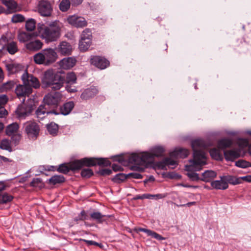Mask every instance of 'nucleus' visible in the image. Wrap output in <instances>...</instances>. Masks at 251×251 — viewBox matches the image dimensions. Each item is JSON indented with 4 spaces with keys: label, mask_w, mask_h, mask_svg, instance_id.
<instances>
[{
    "label": "nucleus",
    "mask_w": 251,
    "mask_h": 251,
    "mask_svg": "<svg viewBox=\"0 0 251 251\" xmlns=\"http://www.w3.org/2000/svg\"><path fill=\"white\" fill-rule=\"evenodd\" d=\"M133 153L128 155L127 156H123L122 155H116L113 156V161H117L119 163H120L122 164L125 165V162H126L128 163L131 164H134L135 165H137L135 163H131L129 161V158L131 155H132Z\"/></svg>",
    "instance_id": "obj_38"
},
{
    "label": "nucleus",
    "mask_w": 251,
    "mask_h": 251,
    "mask_svg": "<svg viewBox=\"0 0 251 251\" xmlns=\"http://www.w3.org/2000/svg\"><path fill=\"white\" fill-rule=\"evenodd\" d=\"M57 58V52L51 48L44 49L33 56L34 61L36 64L45 66H49L54 63Z\"/></svg>",
    "instance_id": "obj_4"
},
{
    "label": "nucleus",
    "mask_w": 251,
    "mask_h": 251,
    "mask_svg": "<svg viewBox=\"0 0 251 251\" xmlns=\"http://www.w3.org/2000/svg\"><path fill=\"white\" fill-rule=\"evenodd\" d=\"M99 92L98 89L95 86H91L85 89L80 95V98L83 100H88L94 98Z\"/></svg>",
    "instance_id": "obj_17"
},
{
    "label": "nucleus",
    "mask_w": 251,
    "mask_h": 251,
    "mask_svg": "<svg viewBox=\"0 0 251 251\" xmlns=\"http://www.w3.org/2000/svg\"><path fill=\"white\" fill-rule=\"evenodd\" d=\"M235 166L241 168H247L251 167V163L244 160L240 159L235 162Z\"/></svg>",
    "instance_id": "obj_50"
},
{
    "label": "nucleus",
    "mask_w": 251,
    "mask_h": 251,
    "mask_svg": "<svg viewBox=\"0 0 251 251\" xmlns=\"http://www.w3.org/2000/svg\"><path fill=\"white\" fill-rule=\"evenodd\" d=\"M128 178H133L135 179H141L143 177L142 175L137 173H131L127 174Z\"/></svg>",
    "instance_id": "obj_59"
},
{
    "label": "nucleus",
    "mask_w": 251,
    "mask_h": 251,
    "mask_svg": "<svg viewBox=\"0 0 251 251\" xmlns=\"http://www.w3.org/2000/svg\"><path fill=\"white\" fill-rule=\"evenodd\" d=\"M112 168L114 172L121 171L123 170V168L121 165L117 164H113Z\"/></svg>",
    "instance_id": "obj_63"
},
{
    "label": "nucleus",
    "mask_w": 251,
    "mask_h": 251,
    "mask_svg": "<svg viewBox=\"0 0 251 251\" xmlns=\"http://www.w3.org/2000/svg\"><path fill=\"white\" fill-rule=\"evenodd\" d=\"M62 26L61 23L58 20H55L48 24V28L45 31H60Z\"/></svg>",
    "instance_id": "obj_29"
},
{
    "label": "nucleus",
    "mask_w": 251,
    "mask_h": 251,
    "mask_svg": "<svg viewBox=\"0 0 251 251\" xmlns=\"http://www.w3.org/2000/svg\"><path fill=\"white\" fill-rule=\"evenodd\" d=\"M53 8L50 1L41 0L38 4V11L43 17H49L51 15Z\"/></svg>",
    "instance_id": "obj_10"
},
{
    "label": "nucleus",
    "mask_w": 251,
    "mask_h": 251,
    "mask_svg": "<svg viewBox=\"0 0 251 251\" xmlns=\"http://www.w3.org/2000/svg\"><path fill=\"white\" fill-rule=\"evenodd\" d=\"M177 162L170 158L166 157L162 161L156 162V166L160 169H164L166 166H175Z\"/></svg>",
    "instance_id": "obj_28"
},
{
    "label": "nucleus",
    "mask_w": 251,
    "mask_h": 251,
    "mask_svg": "<svg viewBox=\"0 0 251 251\" xmlns=\"http://www.w3.org/2000/svg\"><path fill=\"white\" fill-rule=\"evenodd\" d=\"M38 35V32H19L18 38L20 42L25 43L31 41Z\"/></svg>",
    "instance_id": "obj_21"
},
{
    "label": "nucleus",
    "mask_w": 251,
    "mask_h": 251,
    "mask_svg": "<svg viewBox=\"0 0 251 251\" xmlns=\"http://www.w3.org/2000/svg\"><path fill=\"white\" fill-rule=\"evenodd\" d=\"M6 186L3 182H0V192L5 189ZM14 197L7 193L0 195V204H7L12 201Z\"/></svg>",
    "instance_id": "obj_19"
},
{
    "label": "nucleus",
    "mask_w": 251,
    "mask_h": 251,
    "mask_svg": "<svg viewBox=\"0 0 251 251\" xmlns=\"http://www.w3.org/2000/svg\"><path fill=\"white\" fill-rule=\"evenodd\" d=\"M6 68L9 73L14 74L24 69V67L18 63H10L6 64Z\"/></svg>",
    "instance_id": "obj_27"
},
{
    "label": "nucleus",
    "mask_w": 251,
    "mask_h": 251,
    "mask_svg": "<svg viewBox=\"0 0 251 251\" xmlns=\"http://www.w3.org/2000/svg\"><path fill=\"white\" fill-rule=\"evenodd\" d=\"M238 144L241 148L248 147L249 145V141L247 139L240 138L238 140Z\"/></svg>",
    "instance_id": "obj_56"
},
{
    "label": "nucleus",
    "mask_w": 251,
    "mask_h": 251,
    "mask_svg": "<svg viewBox=\"0 0 251 251\" xmlns=\"http://www.w3.org/2000/svg\"><path fill=\"white\" fill-rule=\"evenodd\" d=\"M65 77L60 72L54 73L52 69L45 72L42 80L43 87L50 88L52 90H58L62 87Z\"/></svg>",
    "instance_id": "obj_2"
},
{
    "label": "nucleus",
    "mask_w": 251,
    "mask_h": 251,
    "mask_svg": "<svg viewBox=\"0 0 251 251\" xmlns=\"http://www.w3.org/2000/svg\"><path fill=\"white\" fill-rule=\"evenodd\" d=\"M72 84H67L66 86V90L70 93H74L77 91L76 88L75 86H72Z\"/></svg>",
    "instance_id": "obj_62"
},
{
    "label": "nucleus",
    "mask_w": 251,
    "mask_h": 251,
    "mask_svg": "<svg viewBox=\"0 0 251 251\" xmlns=\"http://www.w3.org/2000/svg\"><path fill=\"white\" fill-rule=\"evenodd\" d=\"M48 28V25H45L43 23H39L37 25V29L38 31H42L44 30V31H46V29Z\"/></svg>",
    "instance_id": "obj_64"
},
{
    "label": "nucleus",
    "mask_w": 251,
    "mask_h": 251,
    "mask_svg": "<svg viewBox=\"0 0 251 251\" xmlns=\"http://www.w3.org/2000/svg\"><path fill=\"white\" fill-rule=\"evenodd\" d=\"M11 136V141L15 145L19 144L20 141L21 139V134L20 133H16L15 134L12 135Z\"/></svg>",
    "instance_id": "obj_55"
},
{
    "label": "nucleus",
    "mask_w": 251,
    "mask_h": 251,
    "mask_svg": "<svg viewBox=\"0 0 251 251\" xmlns=\"http://www.w3.org/2000/svg\"><path fill=\"white\" fill-rule=\"evenodd\" d=\"M65 180V178L64 176L62 175H54L48 180V183L50 184L56 185L62 183Z\"/></svg>",
    "instance_id": "obj_37"
},
{
    "label": "nucleus",
    "mask_w": 251,
    "mask_h": 251,
    "mask_svg": "<svg viewBox=\"0 0 251 251\" xmlns=\"http://www.w3.org/2000/svg\"><path fill=\"white\" fill-rule=\"evenodd\" d=\"M220 180H213L211 182V187L217 190H226L228 188V184L223 178L224 176H220Z\"/></svg>",
    "instance_id": "obj_20"
},
{
    "label": "nucleus",
    "mask_w": 251,
    "mask_h": 251,
    "mask_svg": "<svg viewBox=\"0 0 251 251\" xmlns=\"http://www.w3.org/2000/svg\"><path fill=\"white\" fill-rule=\"evenodd\" d=\"M0 148L2 150L8 151L9 152H11L12 151L10 143L9 140L7 139H3L1 141L0 144Z\"/></svg>",
    "instance_id": "obj_49"
},
{
    "label": "nucleus",
    "mask_w": 251,
    "mask_h": 251,
    "mask_svg": "<svg viewBox=\"0 0 251 251\" xmlns=\"http://www.w3.org/2000/svg\"><path fill=\"white\" fill-rule=\"evenodd\" d=\"M185 168L186 171L188 172L187 175L188 177L192 181H198L201 180V178L198 174L194 172L195 171H199V170H188L186 167V165L185 166Z\"/></svg>",
    "instance_id": "obj_40"
},
{
    "label": "nucleus",
    "mask_w": 251,
    "mask_h": 251,
    "mask_svg": "<svg viewBox=\"0 0 251 251\" xmlns=\"http://www.w3.org/2000/svg\"><path fill=\"white\" fill-rule=\"evenodd\" d=\"M66 83L74 84L76 82V76L75 73H68L66 78Z\"/></svg>",
    "instance_id": "obj_48"
},
{
    "label": "nucleus",
    "mask_w": 251,
    "mask_h": 251,
    "mask_svg": "<svg viewBox=\"0 0 251 251\" xmlns=\"http://www.w3.org/2000/svg\"><path fill=\"white\" fill-rule=\"evenodd\" d=\"M62 98V95L59 92L50 93L46 95L44 98L45 105H57Z\"/></svg>",
    "instance_id": "obj_12"
},
{
    "label": "nucleus",
    "mask_w": 251,
    "mask_h": 251,
    "mask_svg": "<svg viewBox=\"0 0 251 251\" xmlns=\"http://www.w3.org/2000/svg\"><path fill=\"white\" fill-rule=\"evenodd\" d=\"M25 131L29 139L35 140L39 134L40 127L35 122L29 121L24 124Z\"/></svg>",
    "instance_id": "obj_8"
},
{
    "label": "nucleus",
    "mask_w": 251,
    "mask_h": 251,
    "mask_svg": "<svg viewBox=\"0 0 251 251\" xmlns=\"http://www.w3.org/2000/svg\"><path fill=\"white\" fill-rule=\"evenodd\" d=\"M164 151V149L162 147H155L152 149L151 153L146 152L142 154H133L130 156L129 161L138 165H144L151 162L155 156H162Z\"/></svg>",
    "instance_id": "obj_3"
},
{
    "label": "nucleus",
    "mask_w": 251,
    "mask_h": 251,
    "mask_svg": "<svg viewBox=\"0 0 251 251\" xmlns=\"http://www.w3.org/2000/svg\"><path fill=\"white\" fill-rule=\"evenodd\" d=\"M94 175L93 171L89 168L84 169L81 171V176L84 178H90Z\"/></svg>",
    "instance_id": "obj_52"
},
{
    "label": "nucleus",
    "mask_w": 251,
    "mask_h": 251,
    "mask_svg": "<svg viewBox=\"0 0 251 251\" xmlns=\"http://www.w3.org/2000/svg\"><path fill=\"white\" fill-rule=\"evenodd\" d=\"M226 161H233L240 156V151L238 149L225 151L224 152Z\"/></svg>",
    "instance_id": "obj_22"
},
{
    "label": "nucleus",
    "mask_w": 251,
    "mask_h": 251,
    "mask_svg": "<svg viewBox=\"0 0 251 251\" xmlns=\"http://www.w3.org/2000/svg\"><path fill=\"white\" fill-rule=\"evenodd\" d=\"M6 50L11 54H14L18 51L17 44L14 42H11L6 45Z\"/></svg>",
    "instance_id": "obj_43"
},
{
    "label": "nucleus",
    "mask_w": 251,
    "mask_h": 251,
    "mask_svg": "<svg viewBox=\"0 0 251 251\" xmlns=\"http://www.w3.org/2000/svg\"><path fill=\"white\" fill-rule=\"evenodd\" d=\"M43 45V43L40 40H36L26 44V48L29 50L36 51L41 49Z\"/></svg>",
    "instance_id": "obj_31"
},
{
    "label": "nucleus",
    "mask_w": 251,
    "mask_h": 251,
    "mask_svg": "<svg viewBox=\"0 0 251 251\" xmlns=\"http://www.w3.org/2000/svg\"><path fill=\"white\" fill-rule=\"evenodd\" d=\"M191 146L193 150H199L206 147V143L202 139H196L192 141Z\"/></svg>",
    "instance_id": "obj_36"
},
{
    "label": "nucleus",
    "mask_w": 251,
    "mask_h": 251,
    "mask_svg": "<svg viewBox=\"0 0 251 251\" xmlns=\"http://www.w3.org/2000/svg\"><path fill=\"white\" fill-rule=\"evenodd\" d=\"M217 176V173L211 170L205 171L202 174V177L201 178V180L204 182H211L212 180L216 177Z\"/></svg>",
    "instance_id": "obj_30"
},
{
    "label": "nucleus",
    "mask_w": 251,
    "mask_h": 251,
    "mask_svg": "<svg viewBox=\"0 0 251 251\" xmlns=\"http://www.w3.org/2000/svg\"><path fill=\"white\" fill-rule=\"evenodd\" d=\"M233 144L231 139L226 138H222L218 142L217 146L219 149L224 150L230 147Z\"/></svg>",
    "instance_id": "obj_33"
},
{
    "label": "nucleus",
    "mask_w": 251,
    "mask_h": 251,
    "mask_svg": "<svg viewBox=\"0 0 251 251\" xmlns=\"http://www.w3.org/2000/svg\"><path fill=\"white\" fill-rule=\"evenodd\" d=\"M23 85L19 84L15 88V92L19 99L29 97L32 93V88H39L40 83L37 77L32 75L29 74L26 71L21 77Z\"/></svg>",
    "instance_id": "obj_1"
},
{
    "label": "nucleus",
    "mask_w": 251,
    "mask_h": 251,
    "mask_svg": "<svg viewBox=\"0 0 251 251\" xmlns=\"http://www.w3.org/2000/svg\"><path fill=\"white\" fill-rule=\"evenodd\" d=\"M48 132L50 135L55 136L58 131V126L54 123H51L47 126Z\"/></svg>",
    "instance_id": "obj_39"
},
{
    "label": "nucleus",
    "mask_w": 251,
    "mask_h": 251,
    "mask_svg": "<svg viewBox=\"0 0 251 251\" xmlns=\"http://www.w3.org/2000/svg\"><path fill=\"white\" fill-rule=\"evenodd\" d=\"M167 196V194H157L155 195H151L150 194H144L142 195H137L133 198L135 200H143V199H155L159 200L164 198Z\"/></svg>",
    "instance_id": "obj_23"
},
{
    "label": "nucleus",
    "mask_w": 251,
    "mask_h": 251,
    "mask_svg": "<svg viewBox=\"0 0 251 251\" xmlns=\"http://www.w3.org/2000/svg\"><path fill=\"white\" fill-rule=\"evenodd\" d=\"M127 178H128L127 174L126 175L124 173H119L114 176L112 178V180L114 182L120 183Z\"/></svg>",
    "instance_id": "obj_42"
},
{
    "label": "nucleus",
    "mask_w": 251,
    "mask_h": 251,
    "mask_svg": "<svg viewBox=\"0 0 251 251\" xmlns=\"http://www.w3.org/2000/svg\"><path fill=\"white\" fill-rule=\"evenodd\" d=\"M67 21L70 25L76 27H83L86 26L87 24L83 17L75 15L69 16L67 18Z\"/></svg>",
    "instance_id": "obj_15"
},
{
    "label": "nucleus",
    "mask_w": 251,
    "mask_h": 251,
    "mask_svg": "<svg viewBox=\"0 0 251 251\" xmlns=\"http://www.w3.org/2000/svg\"><path fill=\"white\" fill-rule=\"evenodd\" d=\"M57 53L61 56H69L72 54L73 51L72 46L68 42L62 41L60 42L55 48Z\"/></svg>",
    "instance_id": "obj_14"
},
{
    "label": "nucleus",
    "mask_w": 251,
    "mask_h": 251,
    "mask_svg": "<svg viewBox=\"0 0 251 251\" xmlns=\"http://www.w3.org/2000/svg\"><path fill=\"white\" fill-rule=\"evenodd\" d=\"M193 150V159L189 160V165H187L188 170H201L203 165L206 162L203 159L205 158V154L204 151L200 150Z\"/></svg>",
    "instance_id": "obj_6"
},
{
    "label": "nucleus",
    "mask_w": 251,
    "mask_h": 251,
    "mask_svg": "<svg viewBox=\"0 0 251 251\" xmlns=\"http://www.w3.org/2000/svg\"><path fill=\"white\" fill-rule=\"evenodd\" d=\"M43 39H44L47 43L55 42L58 40L60 36V32H42L39 35Z\"/></svg>",
    "instance_id": "obj_18"
},
{
    "label": "nucleus",
    "mask_w": 251,
    "mask_h": 251,
    "mask_svg": "<svg viewBox=\"0 0 251 251\" xmlns=\"http://www.w3.org/2000/svg\"><path fill=\"white\" fill-rule=\"evenodd\" d=\"M189 154V151L185 149L179 148L175 150L170 153V155L173 157H179L185 158L187 157Z\"/></svg>",
    "instance_id": "obj_26"
},
{
    "label": "nucleus",
    "mask_w": 251,
    "mask_h": 251,
    "mask_svg": "<svg viewBox=\"0 0 251 251\" xmlns=\"http://www.w3.org/2000/svg\"><path fill=\"white\" fill-rule=\"evenodd\" d=\"M72 4V6L76 7L80 5L83 1V0H69Z\"/></svg>",
    "instance_id": "obj_61"
},
{
    "label": "nucleus",
    "mask_w": 251,
    "mask_h": 251,
    "mask_svg": "<svg viewBox=\"0 0 251 251\" xmlns=\"http://www.w3.org/2000/svg\"><path fill=\"white\" fill-rule=\"evenodd\" d=\"M209 153L211 157L215 160H222L223 159V156L220 152V151L215 148L211 149L209 151Z\"/></svg>",
    "instance_id": "obj_41"
},
{
    "label": "nucleus",
    "mask_w": 251,
    "mask_h": 251,
    "mask_svg": "<svg viewBox=\"0 0 251 251\" xmlns=\"http://www.w3.org/2000/svg\"><path fill=\"white\" fill-rule=\"evenodd\" d=\"M99 166H108L111 164L110 162L106 158H96L93 157H84L80 159L75 160L73 161V168L80 170L83 167Z\"/></svg>",
    "instance_id": "obj_5"
},
{
    "label": "nucleus",
    "mask_w": 251,
    "mask_h": 251,
    "mask_svg": "<svg viewBox=\"0 0 251 251\" xmlns=\"http://www.w3.org/2000/svg\"><path fill=\"white\" fill-rule=\"evenodd\" d=\"M98 173L101 176H108L112 173V170L109 169H102L99 171Z\"/></svg>",
    "instance_id": "obj_57"
},
{
    "label": "nucleus",
    "mask_w": 251,
    "mask_h": 251,
    "mask_svg": "<svg viewBox=\"0 0 251 251\" xmlns=\"http://www.w3.org/2000/svg\"><path fill=\"white\" fill-rule=\"evenodd\" d=\"M8 101V98L5 95H0V106H4Z\"/></svg>",
    "instance_id": "obj_60"
},
{
    "label": "nucleus",
    "mask_w": 251,
    "mask_h": 251,
    "mask_svg": "<svg viewBox=\"0 0 251 251\" xmlns=\"http://www.w3.org/2000/svg\"><path fill=\"white\" fill-rule=\"evenodd\" d=\"M110 217V215H103L100 212L97 211H93L90 214L91 218L99 224L106 222L107 218Z\"/></svg>",
    "instance_id": "obj_24"
},
{
    "label": "nucleus",
    "mask_w": 251,
    "mask_h": 251,
    "mask_svg": "<svg viewBox=\"0 0 251 251\" xmlns=\"http://www.w3.org/2000/svg\"><path fill=\"white\" fill-rule=\"evenodd\" d=\"M90 32H82L79 43V48L81 51H86L92 44V35Z\"/></svg>",
    "instance_id": "obj_13"
},
{
    "label": "nucleus",
    "mask_w": 251,
    "mask_h": 251,
    "mask_svg": "<svg viewBox=\"0 0 251 251\" xmlns=\"http://www.w3.org/2000/svg\"><path fill=\"white\" fill-rule=\"evenodd\" d=\"M25 99H23L22 103L19 104L15 110V117L19 120H25L30 116L33 110V106L31 104L25 103Z\"/></svg>",
    "instance_id": "obj_7"
},
{
    "label": "nucleus",
    "mask_w": 251,
    "mask_h": 251,
    "mask_svg": "<svg viewBox=\"0 0 251 251\" xmlns=\"http://www.w3.org/2000/svg\"><path fill=\"white\" fill-rule=\"evenodd\" d=\"M75 106L74 102L72 101H70L65 103L62 106L59 108L60 111L58 112L59 114H61L63 115H68L73 110Z\"/></svg>",
    "instance_id": "obj_25"
},
{
    "label": "nucleus",
    "mask_w": 251,
    "mask_h": 251,
    "mask_svg": "<svg viewBox=\"0 0 251 251\" xmlns=\"http://www.w3.org/2000/svg\"><path fill=\"white\" fill-rule=\"evenodd\" d=\"M2 2L4 4L8 9L15 10L17 4L14 0H1Z\"/></svg>",
    "instance_id": "obj_47"
},
{
    "label": "nucleus",
    "mask_w": 251,
    "mask_h": 251,
    "mask_svg": "<svg viewBox=\"0 0 251 251\" xmlns=\"http://www.w3.org/2000/svg\"><path fill=\"white\" fill-rule=\"evenodd\" d=\"M30 186L33 187H42V179L39 177L34 178L30 182Z\"/></svg>",
    "instance_id": "obj_51"
},
{
    "label": "nucleus",
    "mask_w": 251,
    "mask_h": 251,
    "mask_svg": "<svg viewBox=\"0 0 251 251\" xmlns=\"http://www.w3.org/2000/svg\"><path fill=\"white\" fill-rule=\"evenodd\" d=\"M19 128V125L16 123H13L6 127L5 130L6 134L9 136L15 134L16 133H17V131Z\"/></svg>",
    "instance_id": "obj_35"
},
{
    "label": "nucleus",
    "mask_w": 251,
    "mask_h": 251,
    "mask_svg": "<svg viewBox=\"0 0 251 251\" xmlns=\"http://www.w3.org/2000/svg\"><path fill=\"white\" fill-rule=\"evenodd\" d=\"M90 63L96 68L103 70L110 65L109 61L104 57L99 55H92L90 57Z\"/></svg>",
    "instance_id": "obj_9"
},
{
    "label": "nucleus",
    "mask_w": 251,
    "mask_h": 251,
    "mask_svg": "<svg viewBox=\"0 0 251 251\" xmlns=\"http://www.w3.org/2000/svg\"><path fill=\"white\" fill-rule=\"evenodd\" d=\"M25 26L27 31H34L36 27V21L32 18L29 19L26 22Z\"/></svg>",
    "instance_id": "obj_45"
},
{
    "label": "nucleus",
    "mask_w": 251,
    "mask_h": 251,
    "mask_svg": "<svg viewBox=\"0 0 251 251\" xmlns=\"http://www.w3.org/2000/svg\"><path fill=\"white\" fill-rule=\"evenodd\" d=\"M15 85V83L14 81H9L6 83H3L2 86V89L3 91H9L13 89Z\"/></svg>",
    "instance_id": "obj_53"
},
{
    "label": "nucleus",
    "mask_w": 251,
    "mask_h": 251,
    "mask_svg": "<svg viewBox=\"0 0 251 251\" xmlns=\"http://www.w3.org/2000/svg\"><path fill=\"white\" fill-rule=\"evenodd\" d=\"M54 114L59 115V113L55 109L49 110V107L47 105L41 104L36 110V115L39 120H42L48 114Z\"/></svg>",
    "instance_id": "obj_11"
},
{
    "label": "nucleus",
    "mask_w": 251,
    "mask_h": 251,
    "mask_svg": "<svg viewBox=\"0 0 251 251\" xmlns=\"http://www.w3.org/2000/svg\"><path fill=\"white\" fill-rule=\"evenodd\" d=\"M138 231L145 232L148 236H151L159 241L165 239V238L163 237L161 235L150 229L140 227L138 229Z\"/></svg>",
    "instance_id": "obj_34"
},
{
    "label": "nucleus",
    "mask_w": 251,
    "mask_h": 251,
    "mask_svg": "<svg viewBox=\"0 0 251 251\" xmlns=\"http://www.w3.org/2000/svg\"><path fill=\"white\" fill-rule=\"evenodd\" d=\"M24 20L25 17L21 14H15L12 16L11 18V21L14 23L22 22Z\"/></svg>",
    "instance_id": "obj_54"
},
{
    "label": "nucleus",
    "mask_w": 251,
    "mask_h": 251,
    "mask_svg": "<svg viewBox=\"0 0 251 251\" xmlns=\"http://www.w3.org/2000/svg\"><path fill=\"white\" fill-rule=\"evenodd\" d=\"M72 4L69 0H62L59 3V9L62 12L67 11L70 8Z\"/></svg>",
    "instance_id": "obj_44"
},
{
    "label": "nucleus",
    "mask_w": 251,
    "mask_h": 251,
    "mask_svg": "<svg viewBox=\"0 0 251 251\" xmlns=\"http://www.w3.org/2000/svg\"><path fill=\"white\" fill-rule=\"evenodd\" d=\"M76 62V60L75 57H68L59 61L58 65L62 69L69 70L75 65Z\"/></svg>",
    "instance_id": "obj_16"
},
{
    "label": "nucleus",
    "mask_w": 251,
    "mask_h": 251,
    "mask_svg": "<svg viewBox=\"0 0 251 251\" xmlns=\"http://www.w3.org/2000/svg\"><path fill=\"white\" fill-rule=\"evenodd\" d=\"M73 162H72L70 165H68L66 164L63 163L59 165L57 169V171L61 173L64 174H67L70 172V171H77V169L73 168Z\"/></svg>",
    "instance_id": "obj_32"
},
{
    "label": "nucleus",
    "mask_w": 251,
    "mask_h": 251,
    "mask_svg": "<svg viewBox=\"0 0 251 251\" xmlns=\"http://www.w3.org/2000/svg\"><path fill=\"white\" fill-rule=\"evenodd\" d=\"M226 182L227 184L228 183L236 185L240 183V180L238 178L234 177L233 176L227 175V176H224L223 178Z\"/></svg>",
    "instance_id": "obj_46"
},
{
    "label": "nucleus",
    "mask_w": 251,
    "mask_h": 251,
    "mask_svg": "<svg viewBox=\"0 0 251 251\" xmlns=\"http://www.w3.org/2000/svg\"><path fill=\"white\" fill-rule=\"evenodd\" d=\"M79 241H83V242H84L86 243L88 246L95 245V246L101 247V244H99V243H97V242H95L94 241L87 240L83 239H79Z\"/></svg>",
    "instance_id": "obj_58"
}]
</instances>
